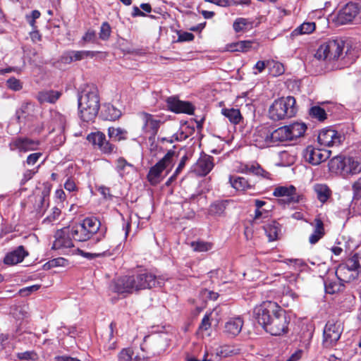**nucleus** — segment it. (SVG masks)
Listing matches in <instances>:
<instances>
[{
	"label": "nucleus",
	"instance_id": "f257e3e1",
	"mask_svg": "<svg viewBox=\"0 0 361 361\" xmlns=\"http://www.w3.org/2000/svg\"><path fill=\"white\" fill-rule=\"evenodd\" d=\"M253 317L272 336L288 332L289 319L286 311L276 302L265 301L253 310Z\"/></svg>",
	"mask_w": 361,
	"mask_h": 361
},
{
	"label": "nucleus",
	"instance_id": "f03ea898",
	"mask_svg": "<svg viewBox=\"0 0 361 361\" xmlns=\"http://www.w3.org/2000/svg\"><path fill=\"white\" fill-rule=\"evenodd\" d=\"M165 279L161 276L157 277L150 272H143L136 275L125 276L114 280L111 289L118 294L126 297L129 294L141 290L162 286Z\"/></svg>",
	"mask_w": 361,
	"mask_h": 361
},
{
	"label": "nucleus",
	"instance_id": "7ed1b4c3",
	"mask_svg": "<svg viewBox=\"0 0 361 361\" xmlns=\"http://www.w3.org/2000/svg\"><path fill=\"white\" fill-rule=\"evenodd\" d=\"M100 107L99 92L94 85H86L78 95V109L81 119L85 122L92 121Z\"/></svg>",
	"mask_w": 361,
	"mask_h": 361
},
{
	"label": "nucleus",
	"instance_id": "20e7f679",
	"mask_svg": "<svg viewBox=\"0 0 361 361\" xmlns=\"http://www.w3.org/2000/svg\"><path fill=\"white\" fill-rule=\"evenodd\" d=\"M101 227V222L96 217H86L80 223L70 228L71 237L79 242H85L91 239Z\"/></svg>",
	"mask_w": 361,
	"mask_h": 361
},
{
	"label": "nucleus",
	"instance_id": "39448f33",
	"mask_svg": "<svg viewBox=\"0 0 361 361\" xmlns=\"http://www.w3.org/2000/svg\"><path fill=\"white\" fill-rule=\"evenodd\" d=\"M329 168L343 176L354 175L361 172V161L357 157L336 156L329 161Z\"/></svg>",
	"mask_w": 361,
	"mask_h": 361
},
{
	"label": "nucleus",
	"instance_id": "423d86ee",
	"mask_svg": "<svg viewBox=\"0 0 361 361\" xmlns=\"http://www.w3.org/2000/svg\"><path fill=\"white\" fill-rule=\"evenodd\" d=\"M296 112L295 99L293 97H282L275 100L269 109V118L274 121L291 118Z\"/></svg>",
	"mask_w": 361,
	"mask_h": 361
},
{
	"label": "nucleus",
	"instance_id": "0eeeda50",
	"mask_svg": "<svg viewBox=\"0 0 361 361\" xmlns=\"http://www.w3.org/2000/svg\"><path fill=\"white\" fill-rule=\"evenodd\" d=\"M344 47L345 42L341 39H329L319 46L315 57L326 61L338 60L343 55Z\"/></svg>",
	"mask_w": 361,
	"mask_h": 361
},
{
	"label": "nucleus",
	"instance_id": "6e6552de",
	"mask_svg": "<svg viewBox=\"0 0 361 361\" xmlns=\"http://www.w3.org/2000/svg\"><path fill=\"white\" fill-rule=\"evenodd\" d=\"M306 129L307 126L305 123H293L276 129L273 137L280 142L294 140L303 136Z\"/></svg>",
	"mask_w": 361,
	"mask_h": 361
},
{
	"label": "nucleus",
	"instance_id": "1a4fd4ad",
	"mask_svg": "<svg viewBox=\"0 0 361 361\" xmlns=\"http://www.w3.org/2000/svg\"><path fill=\"white\" fill-rule=\"evenodd\" d=\"M69 227L57 231L55 234V240L52 249L59 251L60 255L73 254L74 247Z\"/></svg>",
	"mask_w": 361,
	"mask_h": 361
},
{
	"label": "nucleus",
	"instance_id": "9d476101",
	"mask_svg": "<svg viewBox=\"0 0 361 361\" xmlns=\"http://www.w3.org/2000/svg\"><path fill=\"white\" fill-rule=\"evenodd\" d=\"M343 331L342 323L338 320L331 319L327 322L324 329L323 344L326 348L336 345Z\"/></svg>",
	"mask_w": 361,
	"mask_h": 361
},
{
	"label": "nucleus",
	"instance_id": "9b49d317",
	"mask_svg": "<svg viewBox=\"0 0 361 361\" xmlns=\"http://www.w3.org/2000/svg\"><path fill=\"white\" fill-rule=\"evenodd\" d=\"M175 152L169 150L165 156L152 166L147 175L148 180L152 183L158 182V178L160 177L162 171L167 167L171 166Z\"/></svg>",
	"mask_w": 361,
	"mask_h": 361
},
{
	"label": "nucleus",
	"instance_id": "f8f14e48",
	"mask_svg": "<svg viewBox=\"0 0 361 361\" xmlns=\"http://www.w3.org/2000/svg\"><path fill=\"white\" fill-rule=\"evenodd\" d=\"M40 142L27 137H18L12 140L9 144L10 149L19 153H26L38 149Z\"/></svg>",
	"mask_w": 361,
	"mask_h": 361
},
{
	"label": "nucleus",
	"instance_id": "ddd939ff",
	"mask_svg": "<svg viewBox=\"0 0 361 361\" xmlns=\"http://www.w3.org/2000/svg\"><path fill=\"white\" fill-rule=\"evenodd\" d=\"M87 140L104 154L113 153L116 149L114 145L106 140V135L100 131L91 133L87 135Z\"/></svg>",
	"mask_w": 361,
	"mask_h": 361
},
{
	"label": "nucleus",
	"instance_id": "4468645a",
	"mask_svg": "<svg viewBox=\"0 0 361 361\" xmlns=\"http://www.w3.org/2000/svg\"><path fill=\"white\" fill-rule=\"evenodd\" d=\"M331 156V151L315 148L311 145L307 146L303 151V157L306 161L318 165L328 159Z\"/></svg>",
	"mask_w": 361,
	"mask_h": 361
},
{
	"label": "nucleus",
	"instance_id": "2eb2a0df",
	"mask_svg": "<svg viewBox=\"0 0 361 361\" xmlns=\"http://www.w3.org/2000/svg\"><path fill=\"white\" fill-rule=\"evenodd\" d=\"M274 133L275 130L270 132L267 127L262 126L257 128L254 133V141L256 146L262 148L279 142L273 137Z\"/></svg>",
	"mask_w": 361,
	"mask_h": 361
},
{
	"label": "nucleus",
	"instance_id": "dca6fc26",
	"mask_svg": "<svg viewBox=\"0 0 361 361\" xmlns=\"http://www.w3.org/2000/svg\"><path fill=\"white\" fill-rule=\"evenodd\" d=\"M140 117L143 123V131L146 133H149L150 136H156L164 121L146 112L140 113Z\"/></svg>",
	"mask_w": 361,
	"mask_h": 361
},
{
	"label": "nucleus",
	"instance_id": "f3484780",
	"mask_svg": "<svg viewBox=\"0 0 361 361\" xmlns=\"http://www.w3.org/2000/svg\"><path fill=\"white\" fill-rule=\"evenodd\" d=\"M342 140L343 136L331 128L323 129L318 135V142L321 145L326 147L338 146Z\"/></svg>",
	"mask_w": 361,
	"mask_h": 361
},
{
	"label": "nucleus",
	"instance_id": "a211bd4d",
	"mask_svg": "<svg viewBox=\"0 0 361 361\" xmlns=\"http://www.w3.org/2000/svg\"><path fill=\"white\" fill-rule=\"evenodd\" d=\"M273 195L275 197H283L279 201L288 204L299 202L302 197L297 194L296 188L293 185L277 187L274 189Z\"/></svg>",
	"mask_w": 361,
	"mask_h": 361
},
{
	"label": "nucleus",
	"instance_id": "6ab92c4d",
	"mask_svg": "<svg viewBox=\"0 0 361 361\" xmlns=\"http://www.w3.org/2000/svg\"><path fill=\"white\" fill-rule=\"evenodd\" d=\"M358 13V7L356 4H347L339 11L334 21L337 25H345L351 22Z\"/></svg>",
	"mask_w": 361,
	"mask_h": 361
},
{
	"label": "nucleus",
	"instance_id": "aec40b11",
	"mask_svg": "<svg viewBox=\"0 0 361 361\" xmlns=\"http://www.w3.org/2000/svg\"><path fill=\"white\" fill-rule=\"evenodd\" d=\"M168 109L176 114H193L194 107L188 102H183L176 97H169L166 99Z\"/></svg>",
	"mask_w": 361,
	"mask_h": 361
},
{
	"label": "nucleus",
	"instance_id": "412c9836",
	"mask_svg": "<svg viewBox=\"0 0 361 361\" xmlns=\"http://www.w3.org/2000/svg\"><path fill=\"white\" fill-rule=\"evenodd\" d=\"M97 51H68L61 56V61L63 63H71L73 61H78L86 58H93L96 56Z\"/></svg>",
	"mask_w": 361,
	"mask_h": 361
},
{
	"label": "nucleus",
	"instance_id": "4be33fe9",
	"mask_svg": "<svg viewBox=\"0 0 361 361\" xmlns=\"http://www.w3.org/2000/svg\"><path fill=\"white\" fill-rule=\"evenodd\" d=\"M336 275L338 281L344 283L356 279L358 274L355 271L352 270L351 267L347 266L346 263L343 262L338 266L336 270Z\"/></svg>",
	"mask_w": 361,
	"mask_h": 361
},
{
	"label": "nucleus",
	"instance_id": "5701e85b",
	"mask_svg": "<svg viewBox=\"0 0 361 361\" xmlns=\"http://www.w3.org/2000/svg\"><path fill=\"white\" fill-rule=\"evenodd\" d=\"M244 322L240 317L230 318L224 325V332L231 337L235 336L242 330Z\"/></svg>",
	"mask_w": 361,
	"mask_h": 361
},
{
	"label": "nucleus",
	"instance_id": "b1692460",
	"mask_svg": "<svg viewBox=\"0 0 361 361\" xmlns=\"http://www.w3.org/2000/svg\"><path fill=\"white\" fill-rule=\"evenodd\" d=\"M214 158L209 155H202L197 160L195 170L198 173V175L204 176L207 175L213 169Z\"/></svg>",
	"mask_w": 361,
	"mask_h": 361
},
{
	"label": "nucleus",
	"instance_id": "393cba45",
	"mask_svg": "<svg viewBox=\"0 0 361 361\" xmlns=\"http://www.w3.org/2000/svg\"><path fill=\"white\" fill-rule=\"evenodd\" d=\"M28 255L23 247L20 245L12 252H8L4 257V262L6 264L14 265L21 262L25 256Z\"/></svg>",
	"mask_w": 361,
	"mask_h": 361
},
{
	"label": "nucleus",
	"instance_id": "a878e982",
	"mask_svg": "<svg viewBox=\"0 0 361 361\" xmlns=\"http://www.w3.org/2000/svg\"><path fill=\"white\" fill-rule=\"evenodd\" d=\"M311 225L314 227V230L312 234L309 238V242L311 244H315L317 243L324 235V228L323 221L317 218L314 220Z\"/></svg>",
	"mask_w": 361,
	"mask_h": 361
},
{
	"label": "nucleus",
	"instance_id": "bb28decb",
	"mask_svg": "<svg viewBox=\"0 0 361 361\" xmlns=\"http://www.w3.org/2000/svg\"><path fill=\"white\" fill-rule=\"evenodd\" d=\"M231 200H218L211 204L209 209V214L212 216H223Z\"/></svg>",
	"mask_w": 361,
	"mask_h": 361
},
{
	"label": "nucleus",
	"instance_id": "cd10ccee",
	"mask_svg": "<svg viewBox=\"0 0 361 361\" xmlns=\"http://www.w3.org/2000/svg\"><path fill=\"white\" fill-rule=\"evenodd\" d=\"M115 169L121 177H123L134 170V166L123 157H119L115 161Z\"/></svg>",
	"mask_w": 361,
	"mask_h": 361
},
{
	"label": "nucleus",
	"instance_id": "c85d7f7f",
	"mask_svg": "<svg viewBox=\"0 0 361 361\" xmlns=\"http://www.w3.org/2000/svg\"><path fill=\"white\" fill-rule=\"evenodd\" d=\"M61 94L59 91L49 90L39 92L37 99L41 103H55L61 97Z\"/></svg>",
	"mask_w": 361,
	"mask_h": 361
},
{
	"label": "nucleus",
	"instance_id": "c756f323",
	"mask_svg": "<svg viewBox=\"0 0 361 361\" xmlns=\"http://www.w3.org/2000/svg\"><path fill=\"white\" fill-rule=\"evenodd\" d=\"M66 124V117L58 111L51 113V126L52 130L63 131Z\"/></svg>",
	"mask_w": 361,
	"mask_h": 361
},
{
	"label": "nucleus",
	"instance_id": "7c9ffc66",
	"mask_svg": "<svg viewBox=\"0 0 361 361\" xmlns=\"http://www.w3.org/2000/svg\"><path fill=\"white\" fill-rule=\"evenodd\" d=\"M313 190L317 195V199L323 204L331 196V190L326 184H314Z\"/></svg>",
	"mask_w": 361,
	"mask_h": 361
},
{
	"label": "nucleus",
	"instance_id": "2f4dec72",
	"mask_svg": "<svg viewBox=\"0 0 361 361\" xmlns=\"http://www.w3.org/2000/svg\"><path fill=\"white\" fill-rule=\"evenodd\" d=\"M253 42L250 40H243L228 44L226 47V51L234 52H247L252 48Z\"/></svg>",
	"mask_w": 361,
	"mask_h": 361
},
{
	"label": "nucleus",
	"instance_id": "473e14b6",
	"mask_svg": "<svg viewBox=\"0 0 361 361\" xmlns=\"http://www.w3.org/2000/svg\"><path fill=\"white\" fill-rule=\"evenodd\" d=\"M229 183L233 188L239 191H244L252 188L250 183L244 177L230 176Z\"/></svg>",
	"mask_w": 361,
	"mask_h": 361
},
{
	"label": "nucleus",
	"instance_id": "72a5a7b5",
	"mask_svg": "<svg viewBox=\"0 0 361 361\" xmlns=\"http://www.w3.org/2000/svg\"><path fill=\"white\" fill-rule=\"evenodd\" d=\"M279 161L276 164L280 166H289L296 161V154L293 152L282 151L279 154Z\"/></svg>",
	"mask_w": 361,
	"mask_h": 361
},
{
	"label": "nucleus",
	"instance_id": "f704fd0d",
	"mask_svg": "<svg viewBox=\"0 0 361 361\" xmlns=\"http://www.w3.org/2000/svg\"><path fill=\"white\" fill-rule=\"evenodd\" d=\"M316 28V25L313 22H305L297 27L291 32V37H295L302 35H309L312 33Z\"/></svg>",
	"mask_w": 361,
	"mask_h": 361
},
{
	"label": "nucleus",
	"instance_id": "c9c22d12",
	"mask_svg": "<svg viewBox=\"0 0 361 361\" xmlns=\"http://www.w3.org/2000/svg\"><path fill=\"white\" fill-rule=\"evenodd\" d=\"M108 135L114 141H121L127 139L128 132L120 127H109L108 128Z\"/></svg>",
	"mask_w": 361,
	"mask_h": 361
},
{
	"label": "nucleus",
	"instance_id": "e433bc0d",
	"mask_svg": "<svg viewBox=\"0 0 361 361\" xmlns=\"http://www.w3.org/2000/svg\"><path fill=\"white\" fill-rule=\"evenodd\" d=\"M221 114L233 124L239 123L242 119L241 114L238 109H222Z\"/></svg>",
	"mask_w": 361,
	"mask_h": 361
},
{
	"label": "nucleus",
	"instance_id": "4c0bfd02",
	"mask_svg": "<svg viewBox=\"0 0 361 361\" xmlns=\"http://www.w3.org/2000/svg\"><path fill=\"white\" fill-rule=\"evenodd\" d=\"M264 231L270 241L276 240L279 233L280 231L279 224L275 221L264 226Z\"/></svg>",
	"mask_w": 361,
	"mask_h": 361
},
{
	"label": "nucleus",
	"instance_id": "58836bf2",
	"mask_svg": "<svg viewBox=\"0 0 361 361\" xmlns=\"http://www.w3.org/2000/svg\"><path fill=\"white\" fill-rule=\"evenodd\" d=\"M233 30L235 32H239L253 27V21L248 18H238L233 23Z\"/></svg>",
	"mask_w": 361,
	"mask_h": 361
},
{
	"label": "nucleus",
	"instance_id": "ea45409f",
	"mask_svg": "<svg viewBox=\"0 0 361 361\" xmlns=\"http://www.w3.org/2000/svg\"><path fill=\"white\" fill-rule=\"evenodd\" d=\"M34 107L35 105L32 102H23L16 113L18 120L20 121L21 118L31 115L34 111Z\"/></svg>",
	"mask_w": 361,
	"mask_h": 361
},
{
	"label": "nucleus",
	"instance_id": "a19ab883",
	"mask_svg": "<svg viewBox=\"0 0 361 361\" xmlns=\"http://www.w3.org/2000/svg\"><path fill=\"white\" fill-rule=\"evenodd\" d=\"M344 283L343 282L334 281L330 279H326L324 281V288L326 293L334 294L343 290Z\"/></svg>",
	"mask_w": 361,
	"mask_h": 361
},
{
	"label": "nucleus",
	"instance_id": "79ce46f5",
	"mask_svg": "<svg viewBox=\"0 0 361 361\" xmlns=\"http://www.w3.org/2000/svg\"><path fill=\"white\" fill-rule=\"evenodd\" d=\"M344 262L347 264V266L351 267L352 270L355 271L358 274L361 271V253H355Z\"/></svg>",
	"mask_w": 361,
	"mask_h": 361
},
{
	"label": "nucleus",
	"instance_id": "37998d69",
	"mask_svg": "<svg viewBox=\"0 0 361 361\" xmlns=\"http://www.w3.org/2000/svg\"><path fill=\"white\" fill-rule=\"evenodd\" d=\"M240 353V349L233 345H225L221 346L216 351V355L222 357H231Z\"/></svg>",
	"mask_w": 361,
	"mask_h": 361
},
{
	"label": "nucleus",
	"instance_id": "c03bdc74",
	"mask_svg": "<svg viewBox=\"0 0 361 361\" xmlns=\"http://www.w3.org/2000/svg\"><path fill=\"white\" fill-rule=\"evenodd\" d=\"M121 112L112 105H109L105 109L104 116L106 120L115 121L120 118Z\"/></svg>",
	"mask_w": 361,
	"mask_h": 361
},
{
	"label": "nucleus",
	"instance_id": "a18cd8bd",
	"mask_svg": "<svg viewBox=\"0 0 361 361\" xmlns=\"http://www.w3.org/2000/svg\"><path fill=\"white\" fill-rule=\"evenodd\" d=\"M271 209H255V216L252 219V222L255 224H259L264 221V219H267L269 216V212Z\"/></svg>",
	"mask_w": 361,
	"mask_h": 361
},
{
	"label": "nucleus",
	"instance_id": "49530a36",
	"mask_svg": "<svg viewBox=\"0 0 361 361\" xmlns=\"http://www.w3.org/2000/svg\"><path fill=\"white\" fill-rule=\"evenodd\" d=\"M310 115L319 121H323L326 118V111L319 106L311 107L310 109Z\"/></svg>",
	"mask_w": 361,
	"mask_h": 361
},
{
	"label": "nucleus",
	"instance_id": "de8ad7c7",
	"mask_svg": "<svg viewBox=\"0 0 361 361\" xmlns=\"http://www.w3.org/2000/svg\"><path fill=\"white\" fill-rule=\"evenodd\" d=\"M133 351L130 348L123 349L118 354V361H140V358L133 357Z\"/></svg>",
	"mask_w": 361,
	"mask_h": 361
},
{
	"label": "nucleus",
	"instance_id": "09e8293b",
	"mask_svg": "<svg viewBox=\"0 0 361 361\" xmlns=\"http://www.w3.org/2000/svg\"><path fill=\"white\" fill-rule=\"evenodd\" d=\"M213 312L207 313L202 319L201 324L199 326V332L204 334L211 327V320L212 319Z\"/></svg>",
	"mask_w": 361,
	"mask_h": 361
},
{
	"label": "nucleus",
	"instance_id": "8fccbe9b",
	"mask_svg": "<svg viewBox=\"0 0 361 361\" xmlns=\"http://www.w3.org/2000/svg\"><path fill=\"white\" fill-rule=\"evenodd\" d=\"M270 73L274 75H280L284 73V67L282 63L274 61H269V67Z\"/></svg>",
	"mask_w": 361,
	"mask_h": 361
},
{
	"label": "nucleus",
	"instance_id": "3c124183",
	"mask_svg": "<svg viewBox=\"0 0 361 361\" xmlns=\"http://www.w3.org/2000/svg\"><path fill=\"white\" fill-rule=\"evenodd\" d=\"M191 247L196 252H206L212 249V245L204 241H194L191 243Z\"/></svg>",
	"mask_w": 361,
	"mask_h": 361
},
{
	"label": "nucleus",
	"instance_id": "603ef678",
	"mask_svg": "<svg viewBox=\"0 0 361 361\" xmlns=\"http://www.w3.org/2000/svg\"><path fill=\"white\" fill-rule=\"evenodd\" d=\"M16 356L20 360L35 361L38 359L37 354L34 350L18 353Z\"/></svg>",
	"mask_w": 361,
	"mask_h": 361
},
{
	"label": "nucleus",
	"instance_id": "864d4df0",
	"mask_svg": "<svg viewBox=\"0 0 361 361\" xmlns=\"http://www.w3.org/2000/svg\"><path fill=\"white\" fill-rule=\"evenodd\" d=\"M7 87L12 90L19 91L23 88V83L20 80L12 77L7 80L6 81Z\"/></svg>",
	"mask_w": 361,
	"mask_h": 361
},
{
	"label": "nucleus",
	"instance_id": "5fc2aeb1",
	"mask_svg": "<svg viewBox=\"0 0 361 361\" xmlns=\"http://www.w3.org/2000/svg\"><path fill=\"white\" fill-rule=\"evenodd\" d=\"M111 27L109 24L104 22L102 24L99 32V38L102 40H106L110 37Z\"/></svg>",
	"mask_w": 361,
	"mask_h": 361
},
{
	"label": "nucleus",
	"instance_id": "6e6d98bb",
	"mask_svg": "<svg viewBox=\"0 0 361 361\" xmlns=\"http://www.w3.org/2000/svg\"><path fill=\"white\" fill-rule=\"evenodd\" d=\"M42 156L41 152H35L27 156L26 160L23 162V164H27L29 166L35 165L39 158Z\"/></svg>",
	"mask_w": 361,
	"mask_h": 361
},
{
	"label": "nucleus",
	"instance_id": "4d7b16f0",
	"mask_svg": "<svg viewBox=\"0 0 361 361\" xmlns=\"http://www.w3.org/2000/svg\"><path fill=\"white\" fill-rule=\"evenodd\" d=\"M149 149L153 156H156L157 152L161 149L159 147L158 144L155 141V136H149Z\"/></svg>",
	"mask_w": 361,
	"mask_h": 361
},
{
	"label": "nucleus",
	"instance_id": "13d9d810",
	"mask_svg": "<svg viewBox=\"0 0 361 361\" xmlns=\"http://www.w3.org/2000/svg\"><path fill=\"white\" fill-rule=\"evenodd\" d=\"M352 189L355 199H361V176L353 184Z\"/></svg>",
	"mask_w": 361,
	"mask_h": 361
},
{
	"label": "nucleus",
	"instance_id": "bf43d9fd",
	"mask_svg": "<svg viewBox=\"0 0 361 361\" xmlns=\"http://www.w3.org/2000/svg\"><path fill=\"white\" fill-rule=\"evenodd\" d=\"M61 214V210L56 207L53 208V212L51 215L48 216L46 219H44L43 223L44 224H50L58 219Z\"/></svg>",
	"mask_w": 361,
	"mask_h": 361
},
{
	"label": "nucleus",
	"instance_id": "052dcab7",
	"mask_svg": "<svg viewBox=\"0 0 361 361\" xmlns=\"http://www.w3.org/2000/svg\"><path fill=\"white\" fill-rule=\"evenodd\" d=\"M40 288L39 285H33L27 286L20 290L19 293L23 296H27L33 292L38 290Z\"/></svg>",
	"mask_w": 361,
	"mask_h": 361
},
{
	"label": "nucleus",
	"instance_id": "680f3d73",
	"mask_svg": "<svg viewBox=\"0 0 361 361\" xmlns=\"http://www.w3.org/2000/svg\"><path fill=\"white\" fill-rule=\"evenodd\" d=\"M206 2L212 3L221 7L233 6L234 0H204Z\"/></svg>",
	"mask_w": 361,
	"mask_h": 361
},
{
	"label": "nucleus",
	"instance_id": "e2e57ef3",
	"mask_svg": "<svg viewBox=\"0 0 361 361\" xmlns=\"http://www.w3.org/2000/svg\"><path fill=\"white\" fill-rule=\"evenodd\" d=\"M257 176H261L264 178L271 179V173L264 169L258 164L257 166H256L255 174Z\"/></svg>",
	"mask_w": 361,
	"mask_h": 361
},
{
	"label": "nucleus",
	"instance_id": "0e129e2a",
	"mask_svg": "<svg viewBox=\"0 0 361 361\" xmlns=\"http://www.w3.org/2000/svg\"><path fill=\"white\" fill-rule=\"evenodd\" d=\"M51 267H65L68 264V260L63 257H58L49 262Z\"/></svg>",
	"mask_w": 361,
	"mask_h": 361
},
{
	"label": "nucleus",
	"instance_id": "69168bd1",
	"mask_svg": "<svg viewBox=\"0 0 361 361\" xmlns=\"http://www.w3.org/2000/svg\"><path fill=\"white\" fill-rule=\"evenodd\" d=\"M266 67H269V60L257 61L255 66V68L257 70V72H255L254 73L257 74L258 73H262Z\"/></svg>",
	"mask_w": 361,
	"mask_h": 361
},
{
	"label": "nucleus",
	"instance_id": "338daca9",
	"mask_svg": "<svg viewBox=\"0 0 361 361\" xmlns=\"http://www.w3.org/2000/svg\"><path fill=\"white\" fill-rule=\"evenodd\" d=\"M188 159V158L186 155L183 156L181 158L178 167L176 168L175 172L173 173L175 174V176H178L180 174V173L182 171L183 169L185 167V163H186Z\"/></svg>",
	"mask_w": 361,
	"mask_h": 361
},
{
	"label": "nucleus",
	"instance_id": "774afa93",
	"mask_svg": "<svg viewBox=\"0 0 361 361\" xmlns=\"http://www.w3.org/2000/svg\"><path fill=\"white\" fill-rule=\"evenodd\" d=\"M64 188L69 192L75 191L77 190V187L75 182L71 178L67 179L66 183H64Z\"/></svg>",
	"mask_w": 361,
	"mask_h": 361
}]
</instances>
